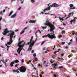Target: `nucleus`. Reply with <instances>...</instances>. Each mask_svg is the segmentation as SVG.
I'll use <instances>...</instances> for the list:
<instances>
[{"instance_id": "obj_9", "label": "nucleus", "mask_w": 77, "mask_h": 77, "mask_svg": "<svg viewBox=\"0 0 77 77\" xmlns=\"http://www.w3.org/2000/svg\"><path fill=\"white\" fill-rule=\"evenodd\" d=\"M69 6L70 7V9H75V7H74V5L73 4H70L69 5ZM73 7H74L72 8Z\"/></svg>"}, {"instance_id": "obj_38", "label": "nucleus", "mask_w": 77, "mask_h": 77, "mask_svg": "<svg viewBox=\"0 0 77 77\" xmlns=\"http://www.w3.org/2000/svg\"><path fill=\"white\" fill-rule=\"evenodd\" d=\"M21 61H22V63H23V62H24V60L22 59L21 60Z\"/></svg>"}, {"instance_id": "obj_57", "label": "nucleus", "mask_w": 77, "mask_h": 77, "mask_svg": "<svg viewBox=\"0 0 77 77\" xmlns=\"http://www.w3.org/2000/svg\"><path fill=\"white\" fill-rule=\"evenodd\" d=\"M71 55H69V56H68V57H71Z\"/></svg>"}, {"instance_id": "obj_55", "label": "nucleus", "mask_w": 77, "mask_h": 77, "mask_svg": "<svg viewBox=\"0 0 77 77\" xmlns=\"http://www.w3.org/2000/svg\"><path fill=\"white\" fill-rule=\"evenodd\" d=\"M21 9V7H20L18 9V10H20V9Z\"/></svg>"}, {"instance_id": "obj_41", "label": "nucleus", "mask_w": 77, "mask_h": 77, "mask_svg": "<svg viewBox=\"0 0 77 77\" xmlns=\"http://www.w3.org/2000/svg\"><path fill=\"white\" fill-rule=\"evenodd\" d=\"M67 16L65 14V16L64 17H62V18H65V17H66Z\"/></svg>"}, {"instance_id": "obj_35", "label": "nucleus", "mask_w": 77, "mask_h": 77, "mask_svg": "<svg viewBox=\"0 0 77 77\" xmlns=\"http://www.w3.org/2000/svg\"><path fill=\"white\" fill-rule=\"evenodd\" d=\"M45 42L44 41L42 42V43L41 44V45H42V44H44V43Z\"/></svg>"}, {"instance_id": "obj_29", "label": "nucleus", "mask_w": 77, "mask_h": 77, "mask_svg": "<svg viewBox=\"0 0 77 77\" xmlns=\"http://www.w3.org/2000/svg\"><path fill=\"white\" fill-rule=\"evenodd\" d=\"M36 61H37L36 60V58H35V60H33V62H36Z\"/></svg>"}, {"instance_id": "obj_53", "label": "nucleus", "mask_w": 77, "mask_h": 77, "mask_svg": "<svg viewBox=\"0 0 77 77\" xmlns=\"http://www.w3.org/2000/svg\"><path fill=\"white\" fill-rule=\"evenodd\" d=\"M15 67H17L18 66V65L16 64L15 66Z\"/></svg>"}, {"instance_id": "obj_25", "label": "nucleus", "mask_w": 77, "mask_h": 77, "mask_svg": "<svg viewBox=\"0 0 77 77\" xmlns=\"http://www.w3.org/2000/svg\"><path fill=\"white\" fill-rule=\"evenodd\" d=\"M42 28H43V29H46V28L47 27V26H45V27H43L42 26Z\"/></svg>"}, {"instance_id": "obj_14", "label": "nucleus", "mask_w": 77, "mask_h": 77, "mask_svg": "<svg viewBox=\"0 0 77 77\" xmlns=\"http://www.w3.org/2000/svg\"><path fill=\"white\" fill-rule=\"evenodd\" d=\"M14 64V62H11L10 63V65L11 67H12L13 66V65Z\"/></svg>"}, {"instance_id": "obj_26", "label": "nucleus", "mask_w": 77, "mask_h": 77, "mask_svg": "<svg viewBox=\"0 0 77 77\" xmlns=\"http://www.w3.org/2000/svg\"><path fill=\"white\" fill-rule=\"evenodd\" d=\"M58 58L59 59H61V60H64L62 58H59V57H58Z\"/></svg>"}, {"instance_id": "obj_17", "label": "nucleus", "mask_w": 77, "mask_h": 77, "mask_svg": "<svg viewBox=\"0 0 77 77\" xmlns=\"http://www.w3.org/2000/svg\"><path fill=\"white\" fill-rule=\"evenodd\" d=\"M14 62H15V63H18L19 62V60H16L14 61Z\"/></svg>"}, {"instance_id": "obj_23", "label": "nucleus", "mask_w": 77, "mask_h": 77, "mask_svg": "<svg viewBox=\"0 0 77 77\" xmlns=\"http://www.w3.org/2000/svg\"><path fill=\"white\" fill-rule=\"evenodd\" d=\"M12 43L11 42H8L7 43V44H8V45H10L11 44H12Z\"/></svg>"}, {"instance_id": "obj_6", "label": "nucleus", "mask_w": 77, "mask_h": 77, "mask_svg": "<svg viewBox=\"0 0 77 77\" xmlns=\"http://www.w3.org/2000/svg\"><path fill=\"white\" fill-rule=\"evenodd\" d=\"M14 34L15 32L13 31H11V33L7 35L8 36H10V42L11 43H12V38H13V36L14 35Z\"/></svg>"}, {"instance_id": "obj_31", "label": "nucleus", "mask_w": 77, "mask_h": 77, "mask_svg": "<svg viewBox=\"0 0 77 77\" xmlns=\"http://www.w3.org/2000/svg\"><path fill=\"white\" fill-rule=\"evenodd\" d=\"M50 15H54V16H55V18H56V15H55L52 14H50Z\"/></svg>"}, {"instance_id": "obj_4", "label": "nucleus", "mask_w": 77, "mask_h": 77, "mask_svg": "<svg viewBox=\"0 0 77 77\" xmlns=\"http://www.w3.org/2000/svg\"><path fill=\"white\" fill-rule=\"evenodd\" d=\"M33 36H32V37L31 39L30 40V42H29V48H30H30L29 49L30 51L32 50V47H33V45H34V44H35V42H36V41H37V39H38V38H36L35 39V42L32 41V39H33Z\"/></svg>"}, {"instance_id": "obj_15", "label": "nucleus", "mask_w": 77, "mask_h": 77, "mask_svg": "<svg viewBox=\"0 0 77 77\" xmlns=\"http://www.w3.org/2000/svg\"><path fill=\"white\" fill-rule=\"evenodd\" d=\"M59 19H60V21H63V20H64V19H63L62 17L61 18V17H59Z\"/></svg>"}, {"instance_id": "obj_44", "label": "nucleus", "mask_w": 77, "mask_h": 77, "mask_svg": "<svg viewBox=\"0 0 77 77\" xmlns=\"http://www.w3.org/2000/svg\"><path fill=\"white\" fill-rule=\"evenodd\" d=\"M31 2H35V0H31Z\"/></svg>"}, {"instance_id": "obj_64", "label": "nucleus", "mask_w": 77, "mask_h": 77, "mask_svg": "<svg viewBox=\"0 0 77 77\" xmlns=\"http://www.w3.org/2000/svg\"><path fill=\"white\" fill-rule=\"evenodd\" d=\"M5 10H4L3 11V12H5Z\"/></svg>"}, {"instance_id": "obj_42", "label": "nucleus", "mask_w": 77, "mask_h": 77, "mask_svg": "<svg viewBox=\"0 0 77 77\" xmlns=\"http://www.w3.org/2000/svg\"><path fill=\"white\" fill-rule=\"evenodd\" d=\"M1 14H2V15H3V13L2 12V11H1L0 12V15H1Z\"/></svg>"}, {"instance_id": "obj_24", "label": "nucleus", "mask_w": 77, "mask_h": 77, "mask_svg": "<svg viewBox=\"0 0 77 77\" xmlns=\"http://www.w3.org/2000/svg\"><path fill=\"white\" fill-rule=\"evenodd\" d=\"M33 56L34 57H36V53L34 54H33Z\"/></svg>"}, {"instance_id": "obj_28", "label": "nucleus", "mask_w": 77, "mask_h": 77, "mask_svg": "<svg viewBox=\"0 0 77 77\" xmlns=\"http://www.w3.org/2000/svg\"><path fill=\"white\" fill-rule=\"evenodd\" d=\"M59 68H60V69H61L62 68H63V66H59Z\"/></svg>"}, {"instance_id": "obj_3", "label": "nucleus", "mask_w": 77, "mask_h": 77, "mask_svg": "<svg viewBox=\"0 0 77 77\" xmlns=\"http://www.w3.org/2000/svg\"><path fill=\"white\" fill-rule=\"evenodd\" d=\"M59 6L60 5L56 3L52 4L51 5H50L49 7H47L45 9H44L43 10V11L44 12H45V11H50V9H51V8H50V7H54L55 8L56 7H59Z\"/></svg>"}, {"instance_id": "obj_16", "label": "nucleus", "mask_w": 77, "mask_h": 77, "mask_svg": "<svg viewBox=\"0 0 77 77\" xmlns=\"http://www.w3.org/2000/svg\"><path fill=\"white\" fill-rule=\"evenodd\" d=\"M15 16H16V14H15L14 15L11 16V18H14L15 17Z\"/></svg>"}, {"instance_id": "obj_54", "label": "nucleus", "mask_w": 77, "mask_h": 77, "mask_svg": "<svg viewBox=\"0 0 77 77\" xmlns=\"http://www.w3.org/2000/svg\"><path fill=\"white\" fill-rule=\"evenodd\" d=\"M27 29V27H26L24 29V30H26V29Z\"/></svg>"}, {"instance_id": "obj_39", "label": "nucleus", "mask_w": 77, "mask_h": 77, "mask_svg": "<svg viewBox=\"0 0 77 77\" xmlns=\"http://www.w3.org/2000/svg\"><path fill=\"white\" fill-rule=\"evenodd\" d=\"M65 33V31H63L62 32V33Z\"/></svg>"}, {"instance_id": "obj_19", "label": "nucleus", "mask_w": 77, "mask_h": 77, "mask_svg": "<svg viewBox=\"0 0 77 77\" xmlns=\"http://www.w3.org/2000/svg\"><path fill=\"white\" fill-rule=\"evenodd\" d=\"M12 13H13V11H11L10 13V14H9V16H11V15H12Z\"/></svg>"}, {"instance_id": "obj_1", "label": "nucleus", "mask_w": 77, "mask_h": 77, "mask_svg": "<svg viewBox=\"0 0 77 77\" xmlns=\"http://www.w3.org/2000/svg\"><path fill=\"white\" fill-rule=\"evenodd\" d=\"M46 23H45L44 25L45 26H47L50 27V31L51 32H53V31L55 29V27L51 23L49 22V20H48V21L46 20Z\"/></svg>"}, {"instance_id": "obj_36", "label": "nucleus", "mask_w": 77, "mask_h": 77, "mask_svg": "<svg viewBox=\"0 0 77 77\" xmlns=\"http://www.w3.org/2000/svg\"><path fill=\"white\" fill-rule=\"evenodd\" d=\"M16 72H17V73H19V71H18V70H16Z\"/></svg>"}, {"instance_id": "obj_40", "label": "nucleus", "mask_w": 77, "mask_h": 77, "mask_svg": "<svg viewBox=\"0 0 77 77\" xmlns=\"http://www.w3.org/2000/svg\"><path fill=\"white\" fill-rule=\"evenodd\" d=\"M33 69H35V70H36V69H37L35 67H33Z\"/></svg>"}, {"instance_id": "obj_20", "label": "nucleus", "mask_w": 77, "mask_h": 77, "mask_svg": "<svg viewBox=\"0 0 77 77\" xmlns=\"http://www.w3.org/2000/svg\"><path fill=\"white\" fill-rule=\"evenodd\" d=\"M24 32H25L23 30L20 33V35H21L22 34H23V33H24Z\"/></svg>"}, {"instance_id": "obj_58", "label": "nucleus", "mask_w": 77, "mask_h": 77, "mask_svg": "<svg viewBox=\"0 0 77 77\" xmlns=\"http://www.w3.org/2000/svg\"><path fill=\"white\" fill-rule=\"evenodd\" d=\"M66 49H67V48H68V46H66Z\"/></svg>"}, {"instance_id": "obj_61", "label": "nucleus", "mask_w": 77, "mask_h": 77, "mask_svg": "<svg viewBox=\"0 0 77 77\" xmlns=\"http://www.w3.org/2000/svg\"><path fill=\"white\" fill-rule=\"evenodd\" d=\"M32 77H35V75H31Z\"/></svg>"}, {"instance_id": "obj_51", "label": "nucleus", "mask_w": 77, "mask_h": 77, "mask_svg": "<svg viewBox=\"0 0 77 77\" xmlns=\"http://www.w3.org/2000/svg\"><path fill=\"white\" fill-rule=\"evenodd\" d=\"M9 46L7 47V51H8L9 50Z\"/></svg>"}, {"instance_id": "obj_32", "label": "nucleus", "mask_w": 77, "mask_h": 77, "mask_svg": "<svg viewBox=\"0 0 77 77\" xmlns=\"http://www.w3.org/2000/svg\"><path fill=\"white\" fill-rule=\"evenodd\" d=\"M65 42H63L61 43L62 45H63V44H65Z\"/></svg>"}, {"instance_id": "obj_60", "label": "nucleus", "mask_w": 77, "mask_h": 77, "mask_svg": "<svg viewBox=\"0 0 77 77\" xmlns=\"http://www.w3.org/2000/svg\"><path fill=\"white\" fill-rule=\"evenodd\" d=\"M39 76H40V77H42V75H41V74H40Z\"/></svg>"}, {"instance_id": "obj_21", "label": "nucleus", "mask_w": 77, "mask_h": 77, "mask_svg": "<svg viewBox=\"0 0 77 77\" xmlns=\"http://www.w3.org/2000/svg\"><path fill=\"white\" fill-rule=\"evenodd\" d=\"M75 39L76 43L77 44V37L76 36L75 37Z\"/></svg>"}, {"instance_id": "obj_33", "label": "nucleus", "mask_w": 77, "mask_h": 77, "mask_svg": "<svg viewBox=\"0 0 77 77\" xmlns=\"http://www.w3.org/2000/svg\"><path fill=\"white\" fill-rule=\"evenodd\" d=\"M45 15H50V14H49V13H45Z\"/></svg>"}, {"instance_id": "obj_50", "label": "nucleus", "mask_w": 77, "mask_h": 77, "mask_svg": "<svg viewBox=\"0 0 77 77\" xmlns=\"http://www.w3.org/2000/svg\"><path fill=\"white\" fill-rule=\"evenodd\" d=\"M32 53H34V51L33 50H32L31 51Z\"/></svg>"}, {"instance_id": "obj_47", "label": "nucleus", "mask_w": 77, "mask_h": 77, "mask_svg": "<svg viewBox=\"0 0 77 77\" xmlns=\"http://www.w3.org/2000/svg\"><path fill=\"white\" fill-rule=\"evenodd\" d=\"M54 77H57V76H56V75L55 74H54Z\"/></svg>"}, {"instance_id": "obj_18", "label": "nucleus", "mask_w": 77, "mask_h": 77, "mask_svg": "<svg viewBox=\"0 0 77 77\" xmlns=\"http://www.w3.org/2000/svg\"><path fill=\"white\" fill-rule=\"evenodd\" d=\"M38 32H39L40 33H41V32L40 31V30H38L36 32L35 35H36V36H37V35H36V33H38Z\"/></svg>"}, {"instance_id": "obj_56", "label": "nucleus", "mask_w": 77, "mask_h": 77, "mask_svg": "<svg viewBox=\"0 0 77 77\" xmlns=\"http://www.w3.org/2000/svg\"><path fill=\"white\" fill-rule=\"evenodd\" d=\"M16 0H11V2H14V1H15Z\"/></svg>"}, {"instance_id": "obj_8", "label": "nucleus", "mask_w": 77, "mask_h": 77, "mask_svg": "<svg viewBox=\"0 0 77 77\" xmlns=\"http://www.w3.org/2000/svg\"><path fill=\"white\" fill-rule=\"evenodd\" d=\"M9 31L8 30V29L6 28L5 29L3 32H2V34L3 35H6L8 33H9Z\"/></svg>"}, {"instance_id": "obj_59", "label": "nucleus", "mask_w": 77, "mask_h": 77, "mask_svg": "<svg viewBox=\"0 0 77 77\" xmlns=\"http://www.w3.org/2000/svg\"><path fill=\"white\" fill-rule=\"evenodd\" d=\"M71 44V42H70L68 44V45H70V44Z\"/></svg>"}, {"instance_id": "obj_49", "label": "nucleus", "mask_w": 77, "mask_h": 77, "mask_svg": "<svg viewBox=\"0 0 77 77\" xmlns=\"http://www.w3.org/2000/svg\"><path fill=\"white\" fill-rule=\"evenodd\" d=\"M50 5H51V3H49V4H48V7H49V6H49Z\"/></svg>"}, {"instance_id": "obj_10", "label": "nucleus", "mask_w": 77, "mask_h": 77, "mask_svg": "<svg viewBox=\"0 0 77 77\" xmlns=\"http://www.w3.org/2000/svg\"><path fill=\"white\" fill-rule=\"evenodd\" d=\"M73 15H74V12L69 13L68 16L70 17H72L73 16Z\"/></svg>"}, {"instance_id": "obj_48", "label": "nucleus", "mask_w": 77, "mask_h": 77, "mask_svg": "<svg viewBox=\"0 0 77 77\" xmlns=\"http://www.w3.org/2000/svg\"><path fill=\"white\" fill-rule=\"evenodd\" d=\"M68 18H69V17L68 16V17H67L66 19H65V20H67V19H68Z\"/></svg>"}, {"instance_id": "obj_34", "label": "nucleus", "mask_w": 77, "mask_h": 77, "mask_svg": "<svg viewBox=\"0 0 77 77\" xmlns=\"http://www.w3.org/2000/svg\"><path fill=\"white\" fill-rule=\"evenodd\" d=\"M60 50V49L59 48L58 49L57 51V52H59Z\"/></svg>"}, {"instance_id": "obj_30", "label": "nucleus", "mask_w": 77, "mask_h": 77, "mask_svg": "<svg viewBox=\"0 0 77 77\" xmlns=\"http://www.w3.org/2000/svg\"><path fill=\"white\" fill-rule=\"evenodd\" d=\"M30 63L31 64V65L32 66V67H33V68H34V65H33V64H32V63Z\"/></svg>"}, {"instance_id": "obj_37", "label": "nucleus", "mask_w": 77, "mask_h": 77, "mask_svg": "<svg viewBox=\"0 0 77 77\" xmlns=\"http://www.w3.org/2000/svg\"><path fill=\"white\" fill-rule=\"evenodd\" d=\"M59 38H62V35H60L59 36Z\"/></svg>"}, {"instance_id": "obj_62", "label": "nucleus", "mask_w": 77, "mask_h": 77, "mask_svg": "<svg viewBox=\"0 0 77 77\" xmlns=\"http://www.w3.org/2000/svg\"><path fill=\"white\" fill-rule=\"evenodd\" d=\"M13 72H16V70H13Z\"/></svg>"}, {"instance_id": "obj_63", "label": "nucleus", "mask_w": 77, "mask_h": 77, "mask_svg": "<svg viewBox=\"0 0 77 77\" xmlns=\"http://www.w3.org/2000/svg\"><path fill=\"white\" fill-rule=\"evenodd\" d=\"M57 51H56L54 53V54H56V53H57Z\"/></svg>"}, {"instance_id": "obj_45", "label": "nucleus", "mask_w": 77, "mask_h": 77, "mask_svg": "<svg viewBox=\"0 0 77 77\" xmlns=\"http://www.w3.org/2000/svg\"><path fill=\"white\" fill-rule=\"evenodd\" d=\"M2 29V26H1V24H0V30Z\"/></svg>"}, {"instance_id": "obj_2", "label": "nucleus", "mask_w": 77, "mask_h": 77, "mask_svg": "<svg viewBox=\"0 0 77 77\" xmlns=\"http://www.w3.org/2000/svg\"><path fill=\"white\" fill-rule=\"evenodd\" d=\"M22 42H24V41L22 40V41H21L20 42H19L17 44L18 47H19L17 50V53H18L19 54H20V52H21V51L22 50V48H23L24 45H25V44H26V42H24L23 45H21V43H22Z\"/></svg>"}, {"instance_id": "obj_43", "label": "nucleus", "mask_w": 77, "mask_h": 77, "mask_svg": "<svg viewBox=\"0 0 77 77\" xmlns=\"http://www.w3.org/2000/svg\"><path fill=\"white\" fill-rule=\"evenodd\" d=\"M38 66H41V64L39 63H38Z\"/></svg>"}, {"instance_id": "obj_46", "label": "nucleus", "mask_w": 77, "mask_h": 77, "mask_svg": "<svg viewBox=\"0 0 77 77\" xmlns=\"http://www.w3.org/2000/svg\"><path fill=\"white\" fill-rule=\"evenodd\" d=\"M2 20V17H0V21H1Z\"/></svg>"}, {"instance_id": "obj_27", "label": "nucleus", "mask_w": 77, "mask_h": 77, "mask_svg": "<svg viewBox=\"0 0 77 77\" xmlns=\"http://www.w3.org/2000/svg\"><path fill=\"white\" fill-rule=\"evenodd\" d=\"M45 62H46V61H44L42 63V65H44V64H45Z\"/></svg>"}, {"instance_id": "obj_13", "label": "nucleus", "mask_w": 77, "mask_h": 77, "mask_svg": "<svg viewBox=\"0 0 77 77\" xmlns=\"http://www.w3.org/2000/svg\"><path fill=\"white\" fill-rule=\"evenodd\" d=\"M75 18L77 19V17H75L73 20H71V21H72V23H75Z\"/></svg>"}, {"instance_id": "obj_52", "label": "nucleus", "mask_w": 77, "mask_h": 77, "mask_svg": "<svg viewBox=\"0 0 77 77\" xmlns=\"http://www.w3.org/2000/svg\"><path fill=\"white\" fill-rule=\"evenodd\" d=\"M18 29H17L15 30V32H18Z\"/></svg>"}, {"instance_id": "obj_11", "label": "nucleus", "mask_w": 77, "mask_h": 77, "mask_svg": "<svg viewBox=\"0 0 77 77\" xmlns=\"http://www.w3.org/2000/svg\"><path fill=\"white\" fill-rule=\"evenodd\" d=\"M52 66H53V67L54 68H56L57 69V67H56V66H57V64L56 63H54L51 65Z\"/></svg>"}, {"instance_id": "obj_12", "label": "nucleus", "mask_w": 77, "mask_h": 77, "mask_svg": "<svg viewBox=\"0 0 77 77\" xmlns=\"http://www.w3.org/2000/svg\"><path fill=\"white\" fill-rule=\"evenodd\" d=\"M36 21L35 20H31L29 21V23H35Z\"/></svg>"}, {"instance_id": "obj_22", "label": "nucleus", "mask_w": 77, "mask_h": 77, "mask_svg": "<svg viewBox=\"0 0 77 77\" xmlns=\"http://www.w3.org/2000/svg\"><path fill=\"white\" fill-rule=\"evenodd\" d=\"M21 2V3L23 4L24 2V0H19Z\"/></svg>"}, {"instance_id": "obj_5", "label": "nucleus", "mask_w": 77, "mask_h": 77, "mask_svg": "<svg viewBox=\"0 0 77 77\" xmlns=\"http://www.w3.org/2000/svg\"><path fill=\"white\" fill-rule=\"evenodd\" d=\"M42 37L43 38H44V37H48V38L51 39H53L56 38L55 34L51 33L48 34L46 35L43 36Z\"/></svg>"}, {"instance_id": "obj_7", "label": "nucleus", "mask_w": 77, "mask_h": 77, "mask_svg": "<svg viewBox=\"0 0 77 77\" xmlns=\"http://www.w3.org/2000/svg\"><path fill=\"white\" fill-rule=\"evenodd\" d=\"M18 70L20 71V72H25L26 71V68L24 66H22L18 69Z\"/></svg>"}]
</instances>
